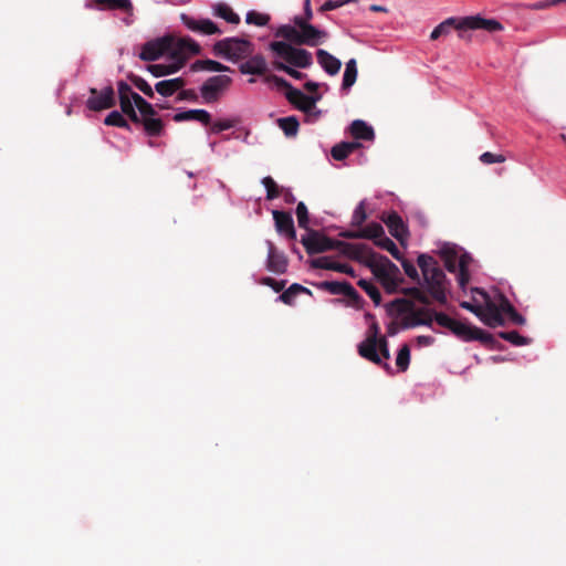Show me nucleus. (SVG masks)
<instances>
[{"label":"nucleus","instance_id":"1","mask_svg":"<svg viewBox=\"0 0 566 566\" xmlns=\"http://www.w3.org/2000/svg\"><path fill=\"white\" fill-rule=\"evenodd\" d=\"M275 35L286 40L270 43V50L277 57L298 69H307L313 64V56L310 51L292 45V43L301 45V30L296 27L285 24L277 29Z\"/></svg>","mask_w":566,"mask_h":566},{"label":"nucleus","instance_id":"2","mask_svg":"<svg viewBox=\"0 0 566 566\" xmlns=\"http://www.w3.org/2000/svg\"><path fill=\"white\" fill-rule=\"evenodd\" d=\"M452 30L458 32L461 40H470V31L485 30L495 32V19H484L481 15L450 17L438 24L430 34V40L436 41L441 36L450 34Z\"/></svg>","mask_w":566,"mask_h":566},{"label":"nucleus","instance_id":"3","mask_svg":"<svg viewBox=\"0 0 566 566\" xmlns=\"http://www.w3.org/2000/svg\"><path fill=\"white\" fill-rule=\"evenodd\" d=\"M421 270L426 292L438 303H447V276L437 260L428 254H420L417 259Z\"/></svg>","mask_w":566,"mask_h":566},{"label":"nucleus","instance_id":"4","mask_svg":"<svg viewBox=\"0 0 566 566\" xmlns=\"http://www.w3.org/2000/svg\"><path fill=\"white\" fill-rule=\"evenodd\" d=\"M387 311L389 315H403L401 319V327L403 329L411 328L415 326L424 325L432 327V318H421L419 314H427L423 308H415L412 301L407 298H396L387 304Z\"/></svg>","mask_w":566,"mask_h":566},{"label":"nucleus","instance_id":"5","mask_svg":"<svg viewBox=\"0 0 566 566\" xmlns=\"http://www.w3.org/2000/svg\"><path fill=\"white\" fill-rule=\"evenodd\" d=\"M366 265L379 280L388 293H395L399 284V268L385 255H377V259L366 261Z\"/></svg>","mask_w":566,"mask_h":566},{"label":"nucleus","instance_id":"6","mask_svg":"<svg viewBox=\"0 0 566 566\" xmlns=\"http://www.w3.org/2000/svg\"><path fill=\"white\" fill-rule=\"evenodd\" d=\"M253 51L254 45L252 42L241 38H226L213 45V53L217 56H222L233 62L251 56Z\"/></svg>","mask_w":566,"mask_h":566},{"label":"nucleus","instance_id":"7","mask_svg":"<svg viewBox=\"0 0 566 566\" xmlns=\"http://www.w3.org/2000/svg\"><path fill=\"white\" fill-rule=\"evenodd\" d=\"M136 108L139 112V120L134 123L143 124L147 135L159 136L164 130V123L160 118L156 117L157 112L155 107L140 95H136L135 109Z\"/></svg>","mask_w":566,"mask_h":566},{"label":"nucleus","instance_id":"8","mask_svg":"<svg viewBox=\"0 0 566 566\" xmlns=\"http://www.w3.org/2000/svg\"><path fill=\"white\" fill-rule=\"evenodd\" d=\"M232 78L228 75H213L200 86V95L206 104L217 103L229 90Z\"/></svg>","mask_w":566,"mask_h":566},{"label":"nucleus","instance_id":"9","mask_svg":"<svg viewBox=\"0 0 566 566\" xmlns=\"http://www.w3.org/2000/svg\"><path fill=\"white\" fill-rule=\"evenodd\" d=\"M505 324L523 326L526 324V318L516 311L503 293L497 291V326Z\"/></svg>","mask_w":566,"mask_h":566},{"label":"nucleus","instance_id":"10","mask_svg":"<svg viewBox=\"0 0 566 566\" xmlns=\"http://www.w3.org/2000/svg\"><path fill=\"white\" fill-rule=\"evenodd\" d=\"M301 243L310 255L335 250L336 240L331 239L316 230H307L301 238Z\"/></svg>","mask_w":566,"mask_h":566},{"label":"nucleus","instance_id":"11","mask_svg":"<svg viewBox=\"0 0 566 566\" xmlns=\"http://www.w3.org/2000/svg\"><path fill=\"white\" fill-rule=\"evenodd\" d=\"M115 104V91L112 85H107L101 91L95 87L90 88V97L86 101L90 111L101 112L114 107Z\"/></svg>","mask_w":566,"mask_h":566},{"label":"nucleus","instance_id":"12","mask_svg":"<svg viewBox=\"0 0 566 566\" xmlns=\"http://www.w3.org/2000/svg\"><path fill=\"white\" fill-rule=\"evenodd\" d=\"M174 46V38L172 36H164L156 39L154 41H149L144 44L143 50L139 54V57L143 61H156L164 54H169L171 56V50Z\"/></svg>","mask_w":566,"mask_h":566},{"label":"nucleus","instance_id":"13","mask_svg":"<svg viewBox=\"0 0 566 566\" xmlns=\"http://www.w3.org/2000/svg\"><path fill=\"white\" fill-rule=\"evenodd\" d=\"M458 338L471 342V340H480L482 344H491L493 342V337L491 334L462 321L455 322L453 329L451 332Z\"/></svg>","mask_w":566,"mask_h":566},{"label":"nucleus","instance_id":"14","mask_svg":"<svg viewBox=\"0 0 566 566\" xmlns=\"http://www.w3.org/2000/svg\"><path fill=\"white\" fill-rule=\"evenodd\" d=\"M335 250H338L343 255L366 264V261L377 259V254L366 244L348 243L336 240Z\"/></svg>","mask_w":566,"mask_h":566},{"label":"nucleus","instance_id":"15","mask_svg":"<svg viewBox=\"0 0 566 566\" xmlns=\"http://www.w3.org/2000/svg\"><path fill=\"white\" fill-rule=\"evenodd\" d=\"M117 92L122 113L132 122H138L139 117L135 109V97L138 94L124 81L117 83Z\"/></svg>","mask_w":566,"mask_h":566},{"label":"nucleus","instance_id":"16","mask_svg":"<svg viewBox=\"0 0 566 566\" xmlns=\"http://www.w3.org/2000/svg\"><path fill=\"white\" fill-rule=\"evenodd\" d=\"M285 97L294 107L310 114L315 108L316 103L322 98V95H306L296 88L285 92Z\"/></svg>","mask_w":566,"mask_h":566},{"label":"nucleus","instance_id":"17","mask_svg":"<svg viewBox=\"0 0 566 566\" xmlns=\"http://www.w3.org/2000/svg\"><path fill=\"white\" fill-rule=\"evenodd\" d=\"M378 344L379 337H376V335H368L367 338L358 345V354L363 358L376 365H381L388 370L390 369L389 365L386 363L382 364L380 355L378 354Z\"/></svg>","mask_w":566,"mask_h":566},{"label":"nucleus","instance_id":"18","mask_svg":"<svg viewBox=\"0 0 566 566\" xmlns=\"http://www.w3.org/2000/svg\"><path fill=\"white\" fill-rule=\"evenodd\" d=\"M268 245V261L266 268L269 271L283 274L287 270V258L283 252L277 251L272 241H266Z\"/></svg>","mask_w":566,"mask_h":566},{"label":"nucleus","instance_id":"19","mask_svg":"<svg viewBox=\"0 0 566 566\" xmlns=\"http://www.w3.org/2000/svg\"><path fill=\"white\" fill-rule=\"evenodd\" d=\"M472 296H478V304L483 307L484 324L495 327V302L483 289L479 287L472 289Z\"/></svg>","mask_w":566,"mask_h":566},{"label":"nucleus","instance_id":"20","mask_svg":"<svg viewBox=\"0 0 566 566\" xmlns=\"http://www.w3.org/2000/svg\"><path fill=\"white\" fill-rule=\"evenodd\" d=\"M184 24L191 31L198 32L205 35L220 34L221 30L210 19H193L186 14L181 15Z\"/></svg>","mask_w":566,"mask_h":566},{"label":"nucleus","instance_id":"21","mask_svg":"<svg viewBox=\"0 0 566 566\" xmlns=\"http://www.w3.org/2000/svg\"><path fill=\"white\" fill-rule=\"evenodd\" d=\"M172 62L168 64H149L147 65L148 72L155 77H160L178 72L186 63L187 57L174 52V56H170Z\"/></svg>","mask_w":566,"mask_h":566},{"label":"nucleus","instance_id":"22","mask_svg":"<svg viewBox=\"0 0 566 566\" xmlns=\"http://www.w3.org/2000/svg\"><path fill=\"white\" fill-rule=\"evenodd\" d=\"M273 219L279 233L285 234L290 240L296 239V231L292 214L286 211L273 210Z\"/></svg>","mask_w":566,"mask_h":566},{"label":"nucleus","instance_id":"23","mask_svg":"<svg viewBox=\"0 0 566 566\" xmlns=\"http://www.w3.org/2000/svg\"><path fill=\"white\" fill-rule=\"evenodd\" d=\"M301 45L308 46H316L328 38V33L326 31L319 30L313 24L301 25Z\"/></svg>","mask_w":566,"mask_h":566},{"label":"nucleus","instance_id":"24","mask_svg":"<svg viewBox=\"0 0 566 566\" xmlns=\"http://www.w3.org/2000/svg\"><path fill=\"white\" fill-rule=\"evenodd\" d=\"M311 266L314 269H324L345 273L353 277L355 276V271L350 265L333 261L329 256H321L313 259L311 261Z\"/></svg>","mask_w":566,"mask_h":566},{"label":"nucleus","instance_id":"25","mask_svg":"<svg viewBox=\"0 0 566 566\" xmlns=\"http://www.w3.org/2000/svg\"><path fill=\"white\" fill-rule=\"evenodd\" d=\"M381 220L388 227L390 234L397 240L401 241L408 234L407 227L397 212L391 211L390 213L382 216Z\"/></svg>","mask_w":566,"mask_h":566},{"label":"nucleus","instance_id":"26","mask_svg":"<svg viewBox=\"0 0 566 566\" xmlns=\"http://www.w3.org/2000/svg\"><path fill=\"white\" fill-rule=\"evenodd\" d=\"M239 71L242 74L264 75L268 71V63L263 55H252L247 62L241 63Z\"/></svg>","mask_w":566,"mask_h":566},{"label":"nucleus","instance_id":"27","mask_svg":"<svg viewBox=\"0 0 566 566\" xmlns=\"http://www.w3.org/2000/svg\"><path fill=\"white\" fill-rule=\"evenodd\" d=\"M316 57L318 64L324 69V71L329 75H336L340 67L342 62L328 53L326 50L319 49L316 51Z\"/></svg>","mask_w":566,"mask_h":566},{"label":"nucleus","instance_id":"28","mask_svg":"<svg viewBox=\"0 0 566 566\" xmlns=\"http://www.w3.org/2000/svg\"><path fill=\"white\" fill-rule=\"evenodd\" d=\"M174 120L177 123L186 120H198L202 125L208 126L211 124V114L206 109H189L175 114Z\"/></svg>","mask_w":566,"mask_h":566},{"label":"nucleus","instance_id":"29","mask_svg":"<svg viewBox=\"0 0 566 566\" xmlns=\"http://www.w3.org/2000/svg\"><path fill=\"white\" fill-rule=\"evenodd\" d=\"M186 81L182 77L164 80L155 85V90L164 97L172 96L176 92L184 88Z\"/></svg>","mask_w":566,"mask_h":566},{"label":"nucleus","instance_id":"30","mask_svg":"<svg viewBox=\"0 0 566 566\" xmlns=\"http://www.w3.org/2000/svg\"><path fill=\"white\" fill-rule=\"evenodd\" d=\"M174 52H178V54L187 57V53L198 54L200 52V45L191 38H181L178 40L174 38L171 56H174Z\"/></svg>","mask_w":566,"mask_h":566},{"label":"nucleus","instance_id":"31","mask_svg":"<svg viewBox=\"0 0 566 566\" xmlns=\"http://www.w3.org/2000/svg\"><path fill=\"white\" fill-rule=\"evenodd\" d=\"M350 134L355 139L371 140L375 133L371 126L361 119H356L350 124Z\"/></svg>","mask_w":566,"mask_h":566},{"label":"nucleus","instance_id":"32","mask_svg":"<svg viewBox=\"0 0 566 566\" xmlns=\"http://www.w3.org/2000/svg\"><path fill=\"white\" fill-rule=\"evenodd\" d=\"M191 70L197 71H207V72H233L229 66L214 61V60H197L192 63Z\"/></svg>","mask_w":566,"mask_h":566},{"label":"nucleus","instance_id":"33","mask_svg":"<svg viewBox=\"0 0 566 566\" xmlns=\"http://www.w3.org/2000/svg\"><path fill=\"white\" fill-rule=\"evenodd\" d=\"M359 147H360L359 143L343 142V143L336 144L332 148L331 155L335 160H344Z\"/></svg>","mask_w":566,"mask_h":566},{"label":"nucleus","instance_id":"34","mask_svg":"<svg viewBox=\"0 0 566 566\" xmlns=\"http://www.w3.org/2000/svg\"><path fill=\"white\" fill-rule=\"evenodd\" d=\"M471 258L468 254H462L458 259V275L457 281L459 286L464 290L470 281L469 263Z\"/></svg>","mask_w":566,"mask_h":566},{"label":"nucleus","instance_id":"35","mask_svg":"<svg viewBox=\"0 0 566 566\" xmlns=\"http://www.w3.org/2000/svg\"><path fill=\"white\" fill-rule=\"evenodd\" d=\"M99 9L122 10L132 14L133 4L130 0H94Z\"/></svg>","mask_w":566,"mask_h":566},{"label":"nucleus","instance_id":"36","mask_svg":"<svg viewBox=\"0 0 566 566\" xmlns=\"http://www.w3.org/2000/svg\"><path fill=\"white\" fill-rule=\"evenodd\" d=\"M497 338H502L513 346H526L532 343V338L521 335L517 331L497 332Z\"/></svg>","mask_w":566,"mask_h":566},{"label":"nucleus","instance_id":"37","mask_svg":"<svg viewBox=\"0 0 566 566\" xmlns=\"http://www.w3.org/2000/svg\"><path fill=\"white\" fill-rule=\"evenodd\" d=\"M357 63L355 59H350L345 66V72L343 75V83L342 88L343 90H349L357 80Z\"/></svg>","mask_w":566,"mask_h":566},{"label":"nucleus","instance_id":"38","mask_svg":"<svg viewBox=\"0 0 566 566\" xmlns=\"http://www.w3.org/2000/svg\"><path fill=\"white\" fill-rule=\"evenodd\" d=\"M279 127L287 137H294L300 127V123L295 116H287L277 119Z\"/></svg>","mask_w":566,"mask_h":566},{"label":"nucleus","instance_id":"39","mask_svg":"<svg viewBox=\"0 0 566 566\" xmlns=\"http://www.w3.org/2000/svg\"><path fill=\"white\" fill-rule=\"evenodd\" d=\"M214 14L232 24L240 22V17L226 3H218L214 7Z\"/></svg>","mask_w":566,"mask_h":566},{"label":"nucleus","instance_id":"40","mask_svg":"<svg viewBox=\"0 0 566 566\" xmlns=\"http://www.w3.org/2000/svg\"><path fill=\"white\" fill-rule=\"evenodd\" d=\"M361 239L373 240L374 243L385 234L382 226L378 222H370L366 227L360 229Z\"/></svg>","mask_w":566,"mask_h":566},{"label":"nucleus","instance_id":"41","mask_svg":"<svg viewBox=\"0 0 566 566\" xmlns=\"http://www.w3.org/2000/svg\"><path fill=\"white\" fill-rule=\"evenodd\" d=\"M375 244L378 248L388 251L396 260H401V253H400L398 247L391 239H389L385 234H382L380 238H378V240L375 242Z\"/></svg>","mask_w":566,"mask_h":566},{"label":"nucleus","instance_id":"42","mask_svg":"<svg viewBox=\"0 0 566 566\" xmlns=\"http://www.w3.org/2000/svg\"><path fill=\"white\" fill-rule=\"evenodd\" d=\"M300 293H310V291L297 284V283H294L292 284L287 290H285L281 295H280V300L287 304V305H291L294 301V298L300 294Z\"/></svg>","mask_w":566,"mask_h":566},{"label":"nucleus","instance_id":"43","mask_svg":"<svg viewBox=\"0 0 566 566\" xmlns=\"http://www.w3.org/2000/svg\"><path fill=\"white\" fill-rule=\"evenodd\" d=\"M358 285L366 292V294L373 300L375 305H380L381 303V294L378 290V287L366 280H359Z\"/></svg>","mask_w":566,"mask_h":566},{"label":"nucleus","instance_id":"44","mask_svg":"<svg viewBox=\"0 0 566 566\" xmlns=\"http://www.w3.org/2000/svg\"><path fill=\"white\" fill-rule=\"evenodd\" d=\"M104 124L107 126H115L119 128L129 129L130 126L128 122L124 118L122 113L117 111L111 112L104 119Z\"/></svg>","mask_w":566,"mask_h":566},{"label":"nucleus","instance_id":"45","mask_svg":"<svg viewBox=\"0 0 566 566\" xmlns=\"http://www.w3.org/2000/svg\"><path fill=\"white\" fill-rule=\"evenodd\" d=\"M347 283L348 282L324 281L321 282L317 286L333 295H343Z\"/></svg>","mask_w":566,"mask_h":566},{"label":"nucleus","instance_id":"46","mask_svg":"<svg viewBox=\"0 0 566 566\" xmlns=\"http://www.w3.org/2000/svg\"><path fill=\"white\" fill-rule=\"evenodd\" d=\"M410 363V348L407 344L402 345L398 350L396 365L400 371H406Z\"/></svg>","mask_w":566,"mask_h":566},{"label":"nucleus","instance_id":"47","mask_svg":"<svg viewBox=\"0 0 566 566\" xmlns=\"http://www.w3.org/2000/svg\"><path fill=\"white\" fill-rule=\"evenodd\" d=\"M273 66L279 70V71H282L284 73H286L287 75H290L291 77L295 78V80H303L306 74L305 73H302L300 71H297L295 69V66L291 65V64H285L283 62H279V61H275L273 63Z\"/></svg>","mask_w":566,"mask_h":566},{"label":"nucleus","instance_id":"48","mask_svg":"<svg viewBox=\"0 0 566 566\" xmlns=\"http://www.w3.org/2000/svg\"><path fill=\"white\" fill-rule=\"evenodd\" d=\"M402 292H403V294L415 298L416 301H418L419 303H421L423 305H429L430 304L429 296L420 287H417V286L407 287Z\"/></svg>","mask_w":566,"mask_h":566},{"label":"nucleus","instance_id":"49","mask_svg":"<svg viewBox=\"0 0 566 566\" xmlns=\"http://www.w3.org/2000/svg\"><path fill=\"white\" fill-rule=\"evenodd\" d=\"M132 83L140 91L143 92L147 97L153 98L154 97V90L151 86L140 76L137 75H129L128 76Z\"/></svg>","mask_w":566,"mask_h":566},{"label":"nucleus","instance_id":"50","mask_svg":"<svg viewBox=\"0 0 566 566\" xmlns=\"http://www.w3.org/2000/svg\"><path fill=\"white\" fill-rule=\"evenodd\" d=\"M295 212H296V217H297L298 227L303 228L305 230H310L308 229V221H310L308 220V210L303 201H300L297 203Z\"/></svg>","mask_w":566,"mask_h":566},{"label":"nucleus","instance_id":"51","mask_svg":"<svg viewBox=\"0 0 566 566\" xmlns=\"http://www.w3.org/2000/svg\"><path fill=\"white\" fill-rule=\"evenodd\" d=\"M479 297L472 296V302H461L460 306L465 308L472 313H474L483 323H484V312L483 307L478 304Z\"/></svg>","mask_w":566,"mask_h":566},{"label":"nucleus","instance_id":"52","mask_svg":"<svg viewBox=\"0 0 566 566\" xmlns=\"http://www.w3.org/2000/svg\"><path fill=\"white\" fill-rule=\"evenodd\" d=\"M245 21L249 24L263 27L268 24V22L270 21V17L268 14L259 13L256 11H250L247 13Z\"/></svg>","mask_w":566,"mask_h":566},{"label":"nucleus","instance_id":"53","mask_svg":"<svg viewBox=\"0 0 566 566\" xmlns=\"http://www.w3.org/2000/svg\"><path fill=\"white\" fill-rule=\"evenodd\" d=\"M262 184L264 185V187L266 189V199L268 200H273L280 196L279 187L272 177H270V176L264 177L262 180Z\"/></svg>","mask_w":566,"mask_h":566},{"label":"nucleus","instance_id":"54","mask_svg":"<svg viewBox=\"0 0 566 566\" xmlns=\"http://www.w3.org/2000/svg\"><path fill=\"white\" fill-rule=\"evenodd\" d=\"M237 123H238L237 119H219V120H216L214 123L211 122L210 132L212 134H219L223 130L234 127Z\"/></svg>","mask_w":566,"mask_h":566},{"label":"nucleus","instance_id":"55","mask_svg":"<svg viewBox=\"0 0 566 566\" xmlns=\"http://www.w3.org/2000/svg\"><path fill=\"white\" fill-rule=\"evenodd\" d=\"M366 219H367V213L365 210V203H364V201H361L354 210V213L352 217V226L353 227H361V224L366 221Z\"/></svg>","mask_w":566,"mask_h":566},{"label":"nucleus","instance_id":"56","mask_svg":"<svg viewBox=\"0 0 566 566\" xmlns=\"http://www.w3.org/2000/svg\"><path fill=\"white\" fill-rule=\"evenodd\" d=\"M434 322L439 326L444 327V328L449 329L450 332H452L457 319L448 316L447 314H444L442 312H438V313H434Z\"/></svg>","mask_w":566,"mask_h":566},{"label":"nucleus","instance_id":"57","mask_svg":"<svg viewBox=\"0 0 566 566\" xmlns=\"http://www.w3.org/2000/svg\"><path fill=\"white\" fill-rule=\"evenodd\" d=\"M444 255V265L449 272L458 271V255L454 251L446 250L443 252Z\"/></svg>","mask_w":566,"mask_h":566},{"label":"nucleus","instance_id":"58","mask_svg":"<svg viewBox=\"0 0 566 566\" xmlns=\"http://www.w3.org/2000/svg\"><path fill=\"white\" fill-rule=\"evenodd\" d=\"M401 265H402V269L408 277L420 283V276H419L418 270L412 262L401 259Z\"/></svg>","mask_w":566,"mask_h":566},{"label":"nucleus","instance_id":"59","mask_svg":"<svg viewBox=\"0 0 566 566\" xmlns=\"http://www.w3.org/2000/svg\"><path fill=\"white\" fill-rule=\"evenodd\" d=\"M265 81L274 83L279 88H284L286 92H290L291 90H296L285 78L280 77L275 74L268 75L265 77Z\"/></svg>","mask_w":566,"mask_h":566},{"label":"nucleus","instance_id":"60","mask_svg":"<svg viewBox=\"0 0 566 566\" xmlns=\"http://www.w3.org/2000/svg\"><path fill=\"white\" fill-rule=\"evenodd\" d=\"M265 81L274 83L279 88H284L286 92H290L291 90H296L285 78L280 77L275 74L268 75L265 77Z\"/></svg>","mask_w":566,"mask_h":566},{"label":"nucleus","instance_id":"61","mask_svg":"<svg viewBox=\"0 0 566 566\" xmlns=\"http://www.w3.org/2000/svg\"><path fill=\"white\" fill-rule=\"evenodd\" d=\"M180 92L178 93V96H177V99L178 101H190V102H198V94L195 90H179Z\"/></svg>","mask_w":566,"mask_h":566},{"label":"nucleus","instance_id":"62","mask_svg":"<svg viewBox=\"0 0 566 566\" xmlns=\"http://www.w3.org/2000/svg\"><path fill=\"white\" fill-rule=\"evenodd\" d=\"M378 354L380 355V358L389 359L390 353L388 347V342L385 336L379 337V344H378Z\"/></svg>","mask_w":566,"mask_h":566},{"label":"nucleus","instance_id":"63","mask_svg":"<svg viewBox=\"0 0 566 566\" xmlns=\"http://www.w3.org/2000/svg\"><path fill=\"white\" fill-rule=\"evenodd\" d=\"M263 284L271 286L275 292H280L284 289L285 282L284 281L277 282L276 280H274L272 277H264Z\"/></svg>","mask_w":566,"mask_h":566},{"label":"nucleus","instance_id":"64","mask_svg":"<svg viewBox=\"0 0 566 566\" xmlns=\"http://www.w3.org/2000/svg\"><path fill=\"white\" fill-rule=\"evenodd\" d=\"M343 295L348 297V298H350V300H353V301H357L359 298L358 292L349 283H347V285H346V287L344 290Z\"/></svg>","mask_w":566,"mask_h":566}]
</instances>
